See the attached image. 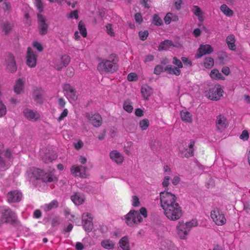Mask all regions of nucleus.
Wrapping results in <instances>:
<instances>
[{
    "mask_svg": "<svg viewBox=\"0 0 250 250\" xmlns=\"http://www.w3.org/2000/svg\"><path fill=\"white\" fill-rule=\"evenodd\" d=\"M160 205L164 214L169 220L176 221L182 216L181 207L176 202L175 194L167 191H164L160 194Z\"/></svg>",
    "mask_w": 250,
    "mask_h": 250,
    "instance_id": "nucleus-1",
    "label": "nucleus"
},
{
    "mask_svg": "<svg viewBox=\"0 0 250 250\" xmlns=\"http://www.w3.org/2000/svg\"><path fill=\"white\" fill-rule=\"evenodd\" d=\"M198 221L196 219H192L189 221H179L176 226V232L181 239H187L188 235L190 230L198 226Z\"/></svg>",
    "mask_w": 250,
    "mask_h": 250,
    "instance_id": "nucleus-2",
    "label": "nucleus"
},
{
    "mask_svg": "<svg viewBox=\"0 0 250 250\" xmlns=\"http://www.w3.org/2000/svg\"><path fill=\"white\" fill-rule=\"evenodd\" d=\"M27 176L32 179H41L44 182H51L57 181V177L55 176L44 171L39 168H32L27 173Z\"/></svg>",
    "mask_w": 250,
    "mask_h": 250,
    "instance_id": "nucleus-3",
    "label": "nucleus"
},
{
    "mask_svg": "<svg viewBox=\"0 0 250 250\" xmlns=\"http://www.w3.org/2000/svg\"><path fill=\"white\" fill-rule=\"evenodd\" d=\"M17 221V215L8 207L0 208V225L4 223L13 224Z\"/></svg>",
    "mask_w": 250,
    "mask_h": 250,
    "instance_id": "nucleus-4",
    "label": "nucleus"
},
{
    "mask_svg": "<svg viewBox=\"0 0 250 250\" xmlns=\"http://www.w3.org/2000/svg\"><path fill=\"white\" fill-rule=\"evenodd\" d=\"M223 90L221 85L216 84L206 92V96L211 100H218L223 96Z\"/></svg>",
    "mask_w": 250,
    "mask_h": 250,
    "instance_id": "nucleus-5",
    "label": "nucleus"
},
{
    "mask_svg": "<svg viewBox=\"0 0 250 250\" xmlns=\"http://www.w3.org/2000/svg\"><path fill=\"white\" fill-rule=\"evenodd\" d=\"M210 217L217 226H222L226 222L225 214L218 208H214L211 211Z\"/></svg>",
    "mask_w": 250,
    "mask_h": 250,
    "instance_id": "nucleus-6",
    "label": "nucleus"
},
{
    "mask_svg": "<svg viewBox=\"0 0 250 250\" xmlns=\"http://www.w3.org/2000/svg\"><path fill=\"white\" fill-rule=\"evenodd\" d=\"M125 223L129 226H132L134 224L141 222L142 217L139 212L134 210H131L125 216Z\"/></svg>",
    "mask_w": 250,
    "mask_h": 250,
    "instance_id": "nucleus-7",
    "label": "nucleus"
},
{
    "mask_svg": "<svg viewBox=\"0 0 250 250\" xmlns=\"http://www.w3.org/2000/svg\"><path fill=\"white\" fill-rule=\"evenodd\" d=\"M70 61V58L69 55L67 54L62 55L54 60V67L58 70H62L68 65Z\"/></svg>",
    "mask_w": 250,
    "mask_h": 250,
    "instance_id": "nucleus-8",
    "label": "nucleus"
},
{
    "mask_svg": "<svg viewBox=\"0 0 250 250\" xmlns=\"http://www.w3.org/2000/svg\"><path fill=\"white\" fill-rule=\"evenodd\" d=\"M195 142L190 140L188 145L185 144L180 148L181 156L182 157L188 158L193 155L194 146Z\"/></svg>",
    "mask_w": 250,
    "mask_h": 250,
    "instance_id": "nucleus-9",
    "label": "nucleus"
},
{
    "mask_svg": "<svg viewBox=\"0 0 250 250\" xmlns=\"http://www.w3.org/2000/svg\"><path fill=\"white\" fill-rule=\"evenodd\" d=\"M98 69L101 73H113L116 70L117 68L112 62L110 61L105 60L99 64Z\"/></svg>",
    "mask_w": 250,
    "mask_h": 250,
    "instance_id": "nucleus-10",
    "label": "nucleus"
},
{
    "mask_svg": "<svg viewBox=\"0 0 250 250\" xmlns=\"http://www.w3.org/2000/svg\"><path fill=\"white\" fill-rule=\"evenodd\" d=\"M71 173L75 176L85 178L88 175L87 168L83 166L73 165L71 168Z\"/></svg>",
    "mask_w": 250,
    "mask_h": 250,
    "instance_id": "nucleus-11",
    "label": "nucleus"
},
{
    "mask_svg": "<svg viewBox=\"0 0 250 250\" xmlns=\"http://www.w3.org/2000/svg\"><path fill=\"white\" fill-rule=\"evenodd\" d=\"M229 122L227 118L222 115L218 116L216 120V126L217 130L222 132L228 126Z\"/></svg>",
    "mask_w": 250,
    "mask_h": 250,
    "instance_id": "nucleus-12",
    "label": "nucleus"
},
{
    "mask_svg": "<svg viewBox=\"0 0 250 250\" xmlns=\"http://www.w3.org/2000/svg\"><path fill=\"white\" fill-rule=\"evenodd\" d=\"M37 17L40 33L41 35H45L47 32L48 27V25L46 23V20L41 14H38Z\"/></svg>",
    "mask_w": 250,
    "mask_h": 250,
    "instance_id": "nucleus-13",
    "label": "nucleus"
},
{
    "mask_svg": "<svg viewBox=\"0 0 250 250\" xmlns=\"http://www.w3.org/2000/svg\"><path fill=\"white\" fill-rule=\"evenodd\" d=\"M213 51L212 46L209 44H201L198 48L195 57L197 59L201 58L203 55L210 54Z\"/></svg>",
    "mask_w": 250,
    "mask_h": 250,
    "instance_id": "nucleus-14",
    "label": "nucleus"
},
{
    "mask_svg": "<svg viewBox=\"0 0 250 250\" xmlns=\"http://www.w3.org/2000/svg\"><path fill=\"white\" fill-rule=\"evenodd\" d=\"M23 113L27 120L32 122L36 121L40 117V115L38 112L29 108L24 109Z\"/></svg>",
    "mask_w": 250,
    "mask_h": 250,
    "instance_id": "nucleus-15",
    "label": "nucleus"
},
{
    "mask_svg": "<svg viewBox=\"0 0 250 250\" xmlns=\"http://www.w3.org/2000/svg\"><path fill=\"white\" fill-rule=\"evenodd\" d=\"M109 157L113 162L118 165L122 164L124 161V155L116 150L109 153Z\"/></svg>",
    "mask_w": 250,
    "mask_h": 250,
    "instance_id": "nucleus-16",
    "label": "nucleus"
},
{
    "mask_svg": "<svg viewBox=\"0 0 250 250\" xmlns=\"http://www.w3.org/2000/svg\"><path fill=\"white\" fill-rule=\"evenodd\" d=\"M27 64L30 67H34L37 63V56L32 49L28 47L26 55Z\"/></svg>",
    "mask_w": 250,
    "mask_h": 250,
    "instance_id": "nucleus-17",
    "label": "nucleus"
},
{
    "mask_svg": "<svg viewBox=\"0 0 250 250\" xmlns=\"http://www.w3.org/2000/svg\"><path fill=\"white\" fill-rule=\"evenodd\" d=\"M3 145L0 143V167L2 168H7L10 165V163L5 162L1 156L3 155L4 151H3ZM4 155L7 158H10L11 156V152L8 150H6L4 152Z\"/></svg>",
    "mask_w": 250,
    "mask_h": 250,
    "instance_id": "nucleus-18",
    "label": "nucleus"
},
{
    "mask_svg": "<svg viewBox=\"0 0 250 250\" xmlns=\"http://www.w3.org/2000/svg\"><path fill=\"white\" fill-rule=\"evenodd\" d=\"M6 65L7 69L12 72H15L17 70V66L14 57L11 54L7 56L6 59Z\"/></svg>",
    "mask_w": 250,
    "mask_h": 250,
    "instance_id": "nucleus-19",
    "label": "nucleus"
},
{
    "mask_svg": "<svg viewBox=\"0 0 250 250\" xmlns=\"http://www.w3.org/2000/svg\"><path fill=\"white\" fill-rule=\"evenodd\" d=\"M7 197L8 202L15 203L21 201L22 194L20 191L15 190L8 192Z\"/></svg>",
    "mask_w": 250,
    "mask_h": 250,
    "instance_id": "nucleus-20",
    "label": "nucleus"
},
{
    "mask_svg": "<svg viewBox=\"0 0 250 250\" xmlns=\"http://www.w3.org/2000/svg\"><path fill=\"white\" fill-rule=\"evenodd\" d=\"M71 200L75 205L80 206L84 202L85 197L83 193L76 192L71 195Z\"/></svg>",
    "mask_w": 250,
    "mask_h": 250,
    "instance_id": "nucleus-21",
    "label": "nucleus"
},
{
    "mask_svg": "<svg viewBox=\"0 0 250 250\" xmlns=\"http://www.w3.org/2000/svg\"><path fill=\"white\" fill-rule=\"evenodd\" d=\"M87 117L90 123L94 126L99 127L102 124V118L99 114L95 113L92 115L88 114Z\"/></svg>",
    "mask_w": 250,
    "mask_h": 250,
    "instance_id": "nucleus-22",
    "label": "nucleus"
},
{
    "mask_svg": "<svg viewBox=\"0 0 250 250\" xmlns=\"http://www.w3.org/2000/svg\"><path fill=\"white\" fill-rule=\"evenodd\" d=\"M180 46L179 43L174 44L171 41L166 40L160 43L159 50H167L173 47H179Z\"/></svg>",
    "mask_w": 250,
    "mask_h": 250,
    "instance_id": "nucleus-23",
    "label": "nucleus"
},
{
    "mask_svg": "<svg viewBox=\"0 0 250 250\" xmlns=\"http://www.w3.org/2000/svg\"><path fill=\"white\" fill-rule=\"evenodd\" d=\"M86 217H88V220L83 223V227L86 231H90L93 227L92 218L91 214L87 212L83 214L82 220H85Z\"/></svg>",
    "mask_w": 250,
    "mask_h": 250,
    "instance_id": "nucleus-24",
    "label": "nucleus"
},
{
    "mask_svg": "<svg viewBox=\"0 0 250 250\" xmlns=\"http://www.w3.org/2000/svg\"><path fill=\"white\" fill-rule=\"evenodd\" d=\"M152 93V89L148 85L145 84L142 86L141 93L145 100H148L149 97L151 96Z\"/></svg>",
    "mask_w": 250,
    "mask_h": 250,
    "instance_id": "nucleus-25",
    "label": "nucleus"
},
{
    "mask_svg": "<svg viewBox=\"0 0 250 250\" xmlns=\"http://www.w3.org/2000/svg\"><path fill=\"white\" fill-rule=\"evenodd\" d=\"M24 81L22 79H18L14 85V92L17 94L21 93L23 89V85Z\"/></svg>",
    "mask_w": 250,
    "mask_h": 250,
    "instance_id": "nucleus-26",
    "label": "nucleus"
},
{
    "mask_svg": "<svg viewBox=\"0 0 250 250\" xmlns=\"http://www.w3.org/2000/svg\"><path fill=\"white\" fill-rule=\"evenodd\" d=\"M235 39L233 35H229L226 38V42L229 49L234 51L236 50Z\"/></svg>",
    "mask_w": 250,
    "mask_h": 250,
    "instance_id": "nucleus-27",
    "label": "nucleus"
},
{
    "mask_svg": "<svg viewBox=\"0 0 250 250\" xmlns=\"http://www.w3.org/2000/svg\"><path fill=\"white\" fill-rule=\"evenodd\" d=\"M192 11L197 17L200 21H202L204 20V13L199 6H193L192 8Z\"/></svg>",
    "mask_w": 250,
    "mask_h": 250,
    "instance_id": "nucleus-28",
    "label": "nucleus"
},
{
    "mask_svg": "<svg viewBox=\"0 0 250 250\" xmlns=\"http://www.w3.org/2000/svg\"><path fill=\"white\" fill-rule=\"evenodd\" d=\"M165 71L169 74H174L176 76H179L181 73V70L179 68L171 65H167L165 68Z\"/></svg>",
    "mask_w": 250,
    "mask_h": 250,
    "instance_id": "nucleus-29",
    "label": "nucleus"
},
{
    "mask_svg": "<svg viewBox=\"0 0 250 250\" xmlns=\"http://www.w3.org/2000/svg\"><path fill=\"white\" fill-rule=\"evenodd\" d=\"M181 117L183 121L191 123L192 121V116L190 112L186 110L181 111Z\"/></svg>",
    "mask_w": 250,
    "mask_h": 250,
    "instance_id": "nucleus-30",
    "label": "nucleus"
},
{
    "mask_svg": "<svg viewBox=\"0 0 250 250\" xmlns=\"http://www.w3.org/2000/svg\"><path fill=\"white\" fill-rule=\"evenodd\" d=\"M220 10L226 16L229 17H232L234 12L233 10H232L229 7V6L225 4H223L220 6Z\"/></svg>",
    "mask_w": 250,
    "mask_h": 250,
    "instance_id": "nucleus-31",
    "label": "nucleus"
},
{
    "mask_svg": "<svg viewBox=\"0 0 250 250\" xmlns=\"http://www.w3.org/2000/svg\"><path fill=\"white\" fill-rule=\"evenodd\" d=\"M210 77L215 80H224L225 79V77L219 72V70L216 69H214L212 70L210 73Z\"/></svg>",
    "mask_w": 250,
    "mask_h": 250,
    "instance_id": "nucleus-32",
    "label": "nucleus"
},
{
    "mask_svg": "<svg viewBox=\"0 0 250 250\" xmlns=\"http://www.w3.org/2000/svg\"><path fill=\"white\" fill-rule=\"evenodd\" d=\"M101 244L104 248L107 250H112L114 248L115 246V243L109 239L103 240Z\"/></svg>",
    "mask_w": 250,
    "mask_h": 250,
    "instance_id": "nucleus-33",
    "label": "nucleus"
},
{
    "mask_svg": "<svg viewBox=\"0 0 250 250\" xmlns=\"http://www.w3.org/2000/svg\"><path fill=\"white\" fill-rule=\"evenodd\" d=\"M123 109L128 113H131L133 110V107L131 101L129 99L125 100L123 103Z\"/></svg>",
    "mask_w": 250,
    "mask_h": 250,
    "instance_id": "nucleus-34",
    "label": "nucleus"
},
{
    "mask_svg": "<svg viewBox=\"0 0 250 250\" xmlns=\"http://www.w3.org/2000/svg\"><path fill=\"white\" fill-rule=\"evenodd\" d=\"M178 20V17L172 13H168L164 18V21L166 24H169L171 21H177Z\"/></svg>",
    "mask_w": 250,
    "mask_h": 250,
    "instance_id": "nucleus-35",
    "label": "nucleus"
},
{
    "mask_svg": "<svg viewBox=\"0 0 250 250\" xmlns=\"http://www.w3.org/2000/svg\"><path fill=\"white\" fill-rule=\"evenodd\" d=\"M120 246L124 250H129V241L127 236L123 237L119 242Z\"/></svg>",
    "mask_w": 250,
    "mask_h": 250,
    "instance_id": "nucleus-36",
    "label": "nucleus"
},
{
    "mask_svg": "<svg viewBox=\"0 0 250 250\" xmlns=\"http://www.w3.org/2000/svg\"><path fill=\"white\" fill-rule=\"evenodd\" d=\"M58 202L55 200H53L51 202L47 204H45L43 207V208L45 211H48L53 208H56L58 207Z\"/></svg>",
    "mask_w": 250,
    "mask_h": 250,
    "instance_id": "nucleus-37",
    "label": "nucleus"
},
{
    "mask_svg": "<svg viewBox=\"0 0 250 250\" xmlns=\"http://www.w3.org/2000/svg\"><path fill=\"white\" fill-rule=\"evenodd\" d=\"M78 29L82 36L83 37H86L87 35V31L85 25L83 21H81L79 22Z\"/></svg>",
    "mask_w": 250,
    "mask_h": 250,
    "instance_id": "nucleus-38",
    "label": "nucleus"
},
{
    "mask_svg": "<svg viewBox=\"0 0 250 250\" xmlns=\"http://www.w3.org/2000/svg\"><path fill=\"white\" fill-rule=\"evenodd\" d=\"M149 125V122L147 119H144L140 121L139 127L142 130H146Z\"/></svg>",
    "mask_w": 250,
    "mask_h": 250,
    "instance_id": "nucleus-39",
    "label": "nucleus"
},
{
    "mask_svg": "<svg viewBox=\"0 0 250 250\" xmlns=\"http://www.w3.org/2000/svg\"><path fill=\"white\" fill-rule=\"evenodd\" d=\"M214 65V60L210 57H207L205 59L204 66L206 68L210 69Z\"/></svg>",
    "mask_w": 250,
    "mask_h": 250,
    "instance_id": "nucleus-40",
    "label": "nucleus"
},
{
    "mask_svg": "<svg viewBox=\"0 0 250 250\" xmlns=\"http://www.w3.org/2000/svg\"><path fill=\"white\" fill-rule=\"evenodd\" d=\"M67 98L70 101H75L77 99V95L76 94V91L75 89H74L72 91L68 93L67 95H66Z\"/></svg>",
    "mask_w": 250,
    "mask_h": 250,
    "instance_id": "nucleus-41",
    "label": "nucleus"
},
{
    "mask_svg": "<svg viewBox=\"0 0 250 250\" xmlns=\"http://www.w3.org/2000/svg\"><path fill=\"white\" fill-rule=\"evenodd\" d=\"M249 133L247 130H243L239 136V138L243 141H248L249 139Z\"/></svg>",
    "mask_w": 250,
    "mask_h": 250,
    "instance_id": "nucleus-42",
    "label": "nucleus"
},
{
    "mask_svg": "<svg viewBox=\"0 0 250 250\" xmlns=\"http://www.w3.org/2000/svg\"><path fill=\"white\" fill-rule=\"evenodd\" d=\"M153 23L156 25L159 26L162 24L163 21L158 15L155 14L153 17Z\"/></svg>",
    "mask_w": 250,
    "mask_h": 250,
    "instance_id": "nucleus-43",
    "label": "nucleus"
},
{
    "mask_svg": "<svg viewBox=\"0 0 250 250\" xmlns=\"http://www.w3.org/2000/svg\"><path fill=\"white\" fill-rule=\"evenodd\" d=\"M34 4L39 11L41 13L43 9L42 0H34Z\"/></svg>",
    "mask_w": 250,
    "mask_h": 250,
    "instance_id": "nucleus-44",
    "label": "nucleus"
},
{
    "mask_svg": "<svg viewBox=\"0 0 250 250\" xmlns=\"http://www.w3.org/2000/svg\"><path fill=\"white\" fill-rule=\"evenodd\" d=\"M63 89L65 92V94L67 95L68 93H69L72 91L74 88L70 84L66 83L63 85Z\"/></svg>",
    "mask_w": 250,
    "mask_h": 250,
    "instance_id": "nucleus-45",
    "label": "nucleus"
},
{
    "mask_svg": "<svg viewBox=\"0 0 250 250\" xmlns=\"http://www.w3.org/2000/svg\"><path fill=\"white\" fill-rule=\"evenodd\" d=\"M132 205L133 207H137L140 206V201L138 197L134 195L132 197L131 199Z\"/></svg>",
    "mask_w": 250,
    "mask_h": 250,
    "instance_id": "nucleus-46",
    "label": "nucleus"
},
{
    "mask_svg": "<svg viewBox=\"0 0 250 250\" xmlns=\"http://www.w3.org/2000/svg\"><path fill=\"white\" fill-rule=\"evenodd\" d=\"M79 17L78 11L74 10L71 11L68 15L67 18L68 19H77Z\"/></svg>",
    "mask_w": 250,
    "mask_h": 250,
    "instance_id": "nucleus-47",
    "label": "nucleus"
},
{
    "mask_svg": "<svg viewBox=\"0 0 250 250\" xmlns=\"http://www.w3.org/2000/svg\"><path fill=\"white\" fill-rule=\"evenodd\" d=\"M172 63L174 65H176V67L179 68L180 69L183 67V64L181 61L176 57H174L173 58Z\"/></svg>",
    "mask_w": 250,
    "mask_h": 250,
    "instance_id": "nucleus-48",
    "label": "nucleus"
},
{
    "mask_svg": "<svg viewBox=\"0 0 250 250\" xmlns=\"http://www.w3.org/2000/svg\"><path fill=\"white\" fill-rule=\"evenodd\" d=\"M138 79V76L135 73H130L127 76V80L128 81L132 82L137 81Z\"/></svg>",
    "mask_w": 250,
    "mask_h": 250,
    "instance_id": "nucleus-49",
    "label": "nucleus"
},
{
    "mask_svg": "<svg viewBox=\"0 0 250 250\" xmlns=\"http://www.w3.org/2000/svg\"><path fill=\"white\" fill-rule=\"evenodd\" d=\"M68 110L67 109H64L62 112L60 114V116L58 118V121L60 122L65 117H66L68 115Z\"/></svg>",
    "mask_w": 250,
    "mask_h": 250,
    "instance_id": "nucleus-50",
    "label": "nucleus"
},
{
    "mask_svg": "<svg viewBox=\"0 0 250 250\" xmlns=\"http://www.w3.org/2000/svg\"><path fill=\"white\" fill-rule=\"evenodd\" d=\"M12 28V25L9 23H5L3 24V30L5 33H8L9 31L11 30Z\"/></svg>",
    "mask_w": 250,
    "mask_h": 250,
    "instance_id": "nucleus-51",
    "label": "nucleus"
},
{
    "mask_svg": "<svg viewBox=\"0 0 250 250\" xmlns=\"http://www.w3.org/2000/svg\"><path fill=\"white\" fill-rule=\"evenodd\" d=\"M163 67L162 65H158L154 68V73L156 75H159L163 71Z\"/></svg>",
    "mask_w": 250,
    "mask_h": 250,
    "instance_id": "nucleus-52",
    "label": "nucleus"
},
{
    "mask_svg": "<svg viewBox=\"0 0 250 250\" xmlns=\"http://www.w3.org/2000/svg\"><path fill=\"white\" fill-rule=\"evenodd\" d=\"M139 34L140 39L144 41L146 39V38L148 36V33L147 31H140L139 32Z\"/></svg>",
    "mask_w": 250,
    "mask_h": 250,
    "instance_id": "nucleus-53",
    "label": "nucleus"
},
{
    "mask_svg": "<svg viewBox=\"0 0 250 250\" xmlns=\"http://www.w3.org/2000/svg\"><path fill=\"white\" fill-rule=\"evenodd\" d=\"M25 6L27 13H25L24 14V17L25 20V22L26 23H28L30 21L29 13L30 11V8L26 5Z\"/></svg>",
    "mask_w": 250,
    "mask_h": 250,
    "instance_id": "nucleus-54",
    "label": "nucleus"
},
{
    "mask_svg": "<svg viewBox=\"0 0 250 250\" xmlns=\"http://www.w3.org/2000/svg\"><path fill=\"white\" fill-rule=\"evenodd\" d=\"M106 32L107 34L111 36H113L114 35V33L113 32L112 26L111 24H108L106 26Z\"/></svg>",
    "mask_w": 250,
    "mask_h": 250,
    "instance_id": "nucleus-55",
    "label": "nucleus"
},
{
    "mask_svg": "<svg viewBox=\"0 0 250 250\" xmlns=\"http://www.w3.org/2000/svg\"><path fill=\"white\" fill-rule=\"evenodd\" d=\"M170 177L168 176L164 177V181L162 183V185L164 187H167L169 184Z\"/></svg>",
    "mask_w": 250,
    "mask_h": 250,
    "instance_id": "nucleus-56",
    "label": "nucleus"
},
{
    "mask_svg": "<svg viewBox=\"0 0 250 250\" xmlns=\"http://www.w3.org/2000/svg\"><path fill=\"white\" fill-rule=\"evenodd\" d=\"M74 145L75 148L78 150L83 147V144L81 140H79L77 142L74 143Z\"/></svg>",
    "mask_w": 250,
    "mask_h": 250,
    "instance_id": "nucleus-57",
    "label": "nucleus"
},
{
    "mask_svg": "<svg viewBox=\"0 0 250 250\" xmlns=\"http://www.w3.org/2000/svg\"><path fill=\"white\" fill-rule=\"evenodd\" d=\"M34 47L36 48L39 51H42V47L41 43L37 42H35L33 43Z\"/></svg>",
    "mask_w": 250,
    "mask_h": 250,
    "instance_id": "nucleus-58",
    "label": "nucleus"
},
{
    "mask_svg": "<svg viewBox=\"0 0 250 250\" xmlns=\"http://www.w3.org/2000/svg\"><path fill=\"white\" fill-rule=\"evenodd\" d=\"M51 223L53 226L58 225L60 223V219L58 217H55L51 220Z\"/></svg>",
    "mask_w": 250,
    "mask_h": 250,
    "instance_id": "nucleus-59",
    "label": "nucleus"
},
{
    "mask_svg": "<svg viewBox=\"0 0 250 250\" xmlns=\"http://www.w3.org/2000/svg\"><path fill=\"white\" fill-rule=\"evenodd\" d=\"M229 68L228 66H224L222 69V72L226 76H228L230 73Z\"/></svg>",
    "mask_w": 250,
    "mask_h": 250,
    "instance_id": "nucleus-60",
    "label": "nucleus"
},
{
    "mask_svg": "<svg viewBox=\"0 0 250 250\" xmlns=\"http://www.w3.org/2000/svg\"><path fill=\"white\" fill-rule=\"evenodd\" d=\"M182 62L185 65H188L189 66H191L192 63L186 57H182L181 58Z\"/></svg>",
    "mask_w": 250,
    "mask_h": 250,
    "instance_id": "nucleus-61",
    "label": "nucleus"
},
{
    "mask_svg": "<svg viewBox=\"0 0 250 250\" xmlns=\"http://www.w3.org/2000/svg\"><path fill=\"white\" fill-rule=\"evenodd\" d=\"M135 114L136 116L141 117L144 115V112L141 109L137 108L135 110Z\"/></svg>",
    "mask_w": 250,
    "mask_h": 250,
    "instance_id": "nucleus-62",
    "label": "nucleus"
},
{
    "mask_svg": "<svg viewBox=\"0 0 250 250\" xmlns=\"http://www.w3.org/2000/svg\"><path fill=\"white\" fill-rule=\"evenodd\" d=\"M180 181V178L178 176H175L172 180V183L174 185H177Z\"/></svg>",
    "mask_w": 250,
    "mask_h": 250,
    "instance_id": "nucleus-63",
    "label": "nucleus"
},
{
    "mask_svg": "<svg viewBox=\"0 0 250 250\" xmlns=\"http://www.w3.org/2000/svg\"><path fill=\"white\" fill-rule=\"evenodd\" d=\"M2 8L4 10V11L6 12V11H9L11 8V5L9 3L4 2L3 3V7Z\"/></svg>",
    "mask_w": 250,
    "mask_h": 250,
    "instance_id": "nucleus-64",
    "label": "nucleus"
}]
</instances>
